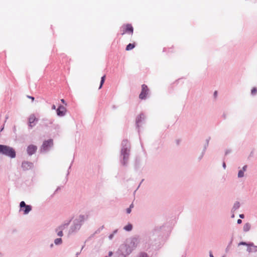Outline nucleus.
<instances>
[{"label": "nucleus", "instance_id": "obj_15", "mask_svg": "<svg viewBox=\"0 0 257 257\" xmlns=\"http://www.w3.org/2000/svg\"><path fill=\"white\" fill-rule=\"evenodd\" d=\"M240 206L239 203L238 202H236L234 203V206L233 207V209L234 211L236 210V209H238Z\"/></svg>", "mask_w": 257, "mask_h": 257}, {"label": "nucleus", "instance_id": "obj_25", "mask_svg": "<svg viewBox=\"0 0 257 257\" xmlns=\"http://www.w3.org/2000/svg\"><path fill=\"white\" fill-rule=\"evenodd\" d=\"M239 217L241 218H244V215L243 214H240L239 215Z\"/></svg>", "mask_w": 257, "mask_h": 257}, {"label": "nucleus", "instance_id": "obj_32", "mask_svg": "<svg viewBox=\"0 0 257 257\" xmlns=\"http://www.w3.org/2000/svg\"><path fill=\"white\" fill-rule=\"evenodd\" d=\"M111 254H112V252H109V255H111Z\"/></svg>", "mask_w": 257, "mask_h": 257}, {"label": "nucleus", "instance_id": "obj_10", "mask_svg": "<svg viewBox=\"0 0 257 257\" xmlns=\"http://www.w3.org/2000/svg\"><path fill=\"white\" fill-rule=\"evenodd\" d=\"M35 120H36V117L35 116L32 115L30 117L29 121V123H30V126L31 127L33 126L32 123H33L35 122Z\"/></svg>", "mask_w": 257, "mask_h": 257}, {"label": "nucleus", "instance_id": "obj_2", "mask_svg": "<svg viewBox=\"0 0 257 257\" xmlns=\"http://www.w3.org/2000/svg\"><path fill=\"white\" fill-rule=\"evenodd\" d=\"M149 92V89L148 86L145 84H143L142 85V91L139 95V98L141 99H144L146 98L147 95H148Z\"/></svg>", "mask_w": 257, "mask_h": 257}, {"label": "nucleus", "instance_id": "obj_33", "mask_svg": "<svg viewBox=\"0 0 257 257\" xmlns=\"http://www.w3.org/2000/svg\"><path fill=\"white\" fill-rule=\"evenodd\" d=\"M8 116H6V119H8Z\"/></svg>", "mask_w": 257, "mask_h": 257}, {"label": "nucleus", "instance_id": "obj_3", "mask_svg": "<svg viewBox=\"0 0 257 257\" xmlns=\"http://www.w3.org/2000/svg\"><path fill=\"white\" fill-rule=\"evenodd\" d=\"M123 32L121 35H123L125 33L130 34L131 35H133L134 32V29L132 25L126 24L123 26Z\"/></svg>", "mask_w": 257, "mask_h": 257}, {"label": "nucleus", "instance_id": "obj_21", "mask_svg": "<svg viewBox=\"0 0 257 257\" xmlns=\"http://www.w3.org/2000/svg\"><path fill=\"white\" fill-rule=\"evenodd\" d=\"M28 97L31 99L32 101H34V97H32V96H28Z\"/></svg>", "mask_w": 257, "mask_h": 257}, {"label": "nucleus", "instance_id": "obj_31", "mask_svg": "<svg viewBox=\"0 0 257 257\" xmlns=\"http://www.w3.org/2000/svg\"><path fill=\"white\" fill-rule=\"evenodd\" d=\"M240 244H245V243H244V242H241Z\"/></svg>", "mask_w": 257, "mask_h": 257}, {"label": "nucleus", "instance_id": "obj_19", "mask_svg": "<svg viewBox=\"0 0 257 257\" xmlns=\"http://www.w3.org/2000/svg\"><path fill=\"white\" fill-rule=\"evenodd\" d=\"M251 94L252 95H254L255 94H256V93L257 92V89L256 88H253L252 89H251Z\"/></svg>", "mask_w": 257, "mask_h": 257}, {"label": "nucleus", "instance_id": "obj_26", "mask_svg": "<svg viewBox=\"0 0 257 257\" xmlns=\"http://www.w3.org/2000/svg\"><path fill=\"white\" fill-rule=\"evenodd\" d=\"M217 91H215L214 92V96H215V97L217 96Z\"/></svg>", "mask_w": 257, "mask_h": 257}, {"label": "nucleus", "instance_id": "obj_24", "mask_svg": "<svg viewBox=\"0 0 257 257\" xmlns=\"http://www.w3.org/2000/svg\"><path fill=\"white\" fill-rule=\"evenodd\" d=\"M52 109H56V106H55L54 104H53V105H52Z\"/></svg>", "mask_w": 257, "mask_h": 257}, {"label": "nucleus", "instance_id": "obj_8", "mask_svg": "<svg viewBox=\"0 0 257 257\" xmlns=\"http://www.w3.org/2000/svg\"><path fill=\"white\" fill-rule=\"evenodd\" d=\"M53 145V140L50 139L48 141H45L43 144V147L44 149L46 150L49 147Z\"/></svg>", "mask_w": 257, "mask_h": 257}, {"label": "nucleus", "instance_id": "obj_14", "mask_svg": "<svg viewBox=\"0 0 257 257\" xmlns=\"http://www.w3.org/2000/svg\"><path fill=\"white\" fill-rule=\"evenodd\" d=\"M105 79V75L103 76L101 78L100 84L99 87V89L101 88Z\"/></svg>", "mask_w": 257, "mask_h": 257}, {"label": "nucleus", "instance_id": "obj_28", "mask_svg": "<svg viewBox=\"0 0 257 257\" xmlns=\"http://www.w3.org/2000/svg\"><path fill=\"white\" fill-rule=\"evenodd\" d=\"M210 257H213V254H212L211 252H210Z\"/></svg>", "mask_w": 257, "mask_h": 257}, {"label": "nucleus", "instance_id": "obj_5", "mask_svg": "<svg viewBox=\"0 0 257 257\" xmlns=\"http://www.w3.org/2000/svg\"><path fill=\"white\" fill-rule=\"evenodd\" d=\"M66 111V108L63 105L59 106L56 110L57 115L60 116H64L65 114Z\"/></svg>", "mask_w": 257, "mask_h": 257}, {"label": "nucleus", "instance_id": "obj_13", "mask_svg": "<svg viewBox=\"0 0 257 257\" xmlns=\"http://www.w3.org/2000/svg\"><path fill=\"white\" fill-rule=\"evenodd\" d=\"M133 226L131 224H128L124 227V229L126 231H131L132 229Z\"/></svg>", "mask_w": 257, "mask_h": 257}, {"label": "nucleus", "instance_id": "obj_17", "mask_svg": "<svg viewBox=\"0 0 257 257\" xmlns=\"http://www.w3.org/2000/svg\"><path fill=\"white\" fill-rule=\"evenodd\" d=\"M244 175V171L242 170H240L238 173V177H242Z\"/></svg>", "mask_w": 257, "mask_h": 257}, {"label": "nucleus", "instance_id": "obj_34", "mask_svg": "<svg viewBox=\"0 0 257 257\" xmlns=\"http://www.w3.org/2000/svg\"><path fill=\"white\" fill-rule=\"evenodd\" d=\"M125 158V155L124 154V158Z\"/></svg>", "mask_w": 257, "mask_h": 257}, {"label": "nucleus", "instance_id": "obj_23", "mask_svg": "<svg viewBox=\"0 0 257 257\" xmlns=\"http://www.w3.org/2000/svg\"><path fill=\"white\" fill-rule=\"evenodd\" d=\"M237 223L238 224H240L241 222H242V221L241 219H239L237 220Z\"/></svg>", "mask_w": 257, "mask_h": 257}, {"label": "nucleus", "instance_id": "obj_27", "mask_svg": "<svg viewBox=\"0 0 257 257\" xmlns=\"http://www.w3.org/2000/svg\"><path fill=\"white\" fill-rule=\"evenodd\" d=\"M112 237H113V234H111V235H109V238H110V239H111V238H112Z\"/></svg>", "mask_w": 257, "mask_h": 257}, {"label": "nucleus", "instance_id": "obj_9", "mask_svg": "<svg viewBox=\"0 0 257 257\" xmlns=\"http://www.w3.org/2000/svg\"><path fill=\"white\" fill-rule=\"evenodd\" d=\"M135 46H136L135 43H130L129 44H128L126 46L125 50L126 51H130V50L133 49L135 47Z\"/></svg>", "mask_w": 257, "mask_h": 257}, {"label": "nucleus", "instance_id": "obj_30", "mask_svg": "<svg viewBox=\"0 0 257 257\" xmlns=\"http://www.w3.org/2000/svg\"><path fill=\"white\" fill-rule=\"evenodd\" d=\"M223 167L225 168L226 166H225V164L224 163H223Z\"/></svg>", "mask_w": 257, "mask_h": 257}, {"label": "nucleus", "instance_id": "obj_4", "mask_svg": "<svg viewBox=\"0 0 257 257\" xmlns=\"http://www.w3.org/2000/svg\"><path fill=\"white\" fill-rule=\"evenodd\" d=\"M20 206L25 214H28L32 209L31 206L26 205L24 201L21 202Z\"/></svg>", "mask_w": 257, "mask_h": 257}, {"label": "nucleus", "instance_id": "obj_1", "mask_svg": "<svg viewBox=\"0 0 257 257\" xmlns=\"http://www.w3.org/2000/svg\"><path fill=\"white\" fill-rule=\"evenodd\" d=\"M0 153L12 158L16 157L15 150L12 148L6 145H0Z\"/></svg>", "mask_w": 257, "mask_h": 257}, {"label": "nucleus", "instance_id": "obj_12", "mask_svg": "<svg viewBox=\"0 0 257 257\" xmlns=\"http://www.w3.org/2000/svg\"><path fill=\"white\" fill-rule=\"evenodd\" d=\"M64 227V225H63V226H61L60 227H59V229H60V230L59 231H58V232H57V234L58 236H63V232H62V229H63V228Z\"/></svg>", "mask_w": 257, "mask_h": 257}, {"label": "nucleus", "instance_id": "obj_18", "mask_svg": "<svg viewBox=\"0 0 257 257\" xmlns=\"http://www.w3.org/2000/svg\"><path fill=\"white\" fill-rule=\"evenodd\" d=\"M133 207H134V205H133V204H132L130 205V208H127V209H126V212H127V213H131V208H133Z\"/></svg>", "mask_w": 257, "mask_h": 257}, {"label": "nucleus", "instance_id": "obj_6", "mask_svg": "<svg viewBox=\"0 0 257 257\" xmlns=\"http://www.w3.org/2000/svg\"><path fill=\"white\" fill-rule=\"evenodd\" d=\"M37 149V148L36 146L33 145H29L27 148V153L29 155H32L36 152Z\"/></svg>", "mask_w": 257, "mask_h": 257}, {"label": "nucleus", "instance_id": "obj_16", "mask_svg": "<svg viewBox=\"0 0 257 257\" xmlns=\"http://www.w3.org/2000/svg\"><path fill=\"white\" fill-rule=\"evenodd\" d=\"M54 242L56 244H61L62 243V239L61 238H56Z\"/></svg>", "mask_w": 257, "mask_h": 257}, {"label": "nucleus", "instance_id": "obj_11", "mask_svg": "<svg viewBox=\"0 0 257 257\" xmlns=\"http://www.w3.org/2000/svg\"><path fill=\"white\" fill-rule=\"evenodd\" d=\"M250 228V225L249 223H245L243 226V230L244 231H248Z\"/></svg>", "mask_w": 257, "mask_h": 257}, {"label": "nucleus", "instance_id": "obj_7", "mask_svg": "<svg viewBox=\"0 0 257 257\" xmlns=\"http://www.w3.org/2000/svg\"><path fill=\"white\" fill-rule=\"evenodd\" d=\"M22 167L24 170H28L33 167V164L28 162H24L22 163Z\"/></svg>", "mask_w": 257, "mask_h": 257}, {"label": "nucleus", "instance_id": "obj_29", "mask_svg": "<svg viewBox=\"0 0 257 257\" xmlns=\"http://www.w3.org/2000/svg\"><path fill=\"white\" fill-rule=\"evenodd\" d=\"M61 101L63 102V103H64V100L63 99H62L61 100Z\"/></svg>", "mask_w": 257, "mask_h": 257}, {"label": "nucleus", "instance_id": "obj_20", "mask_svg": "<svg viewBox=\"0 0 257 257\" xmlns=\"http://www.w3.org/2000/svg\"><path fill=\"white\" fill-rule=\"evenodd\" d=\"M139 257H148L147 254L145 252L140 253Z\"/></svg>", "mask_w": 257, "mask_h": 257}, {"label": "nucleus", "instance_id": "obj_22", "mask_svg": "<svg viewBox=\"0 0 257 257\" xmlns=\"http://www.w3.org/2000/svg\"><path fill=\"white\" fill-rule=\"evenodd\" d=\"M246 167L247 166H244L243 168H242V171H243L244 172L246 171Z\"/></svg>", "mask_w": 257, "mask_h": 257}]
</instances>
